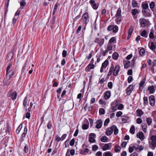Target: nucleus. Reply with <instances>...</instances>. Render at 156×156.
Returning <instances> with one entry per match:
<instances>
[{
    "mask_svg": "<svg viewBox=\"0 0 156 156\" xmlns=\"http://www.w3.org/2000/svg\"><path fill=\"white\" fill-rule=\"evenodd\" d=\"M111 92L110 91H106L104 94V98L105 100L108 99L111 96Z\"/></svg>",
    "mask_w": 156,
    "mask_h": 156,
    "instance_id": "obj_17",
    "label": "nucleus"
},
{
    "mask_svg": "<svg viewBox=\"0 0 156 156\" xmlns=\"http://www.w3.org/2000/svg\"><path fill=\"white\" fill-rule=\"evenodd\" d=\"M127 143L126 142L124 141L121 144V146L122 147L124 148L126 147V144H127Z\"/></svg>",
    "mask_w": 156,
    "mask_h": 156,
    "instance_id": "obj_64",
    "label": "nucleus"
},
{
    "mask_svg": "<svg viewBox=\"0 0 156 156\" xmlns=\"http://www.w3.org/2000/svg\"><path fill=\"white\" fill-rule=\"evenodd\" d=\"M104 38H96L94 40L95 43H98L100 47H101L104 43Z\"/></svg>",
    "mask_w": 156,
    "mask_h": 156,
    "instance_id": "obj_4",
    "label": "nucleus"
},
{
    "mask_svg": "<svg viewBox=\"0 0 156 156\" xmlns=\"http://www.w3.org/2000/svg\"><path fill=\"white\" fill-rule=\"evenodd\" d=\"M113 132V130L112 128V126L107 129L105 132V133L107 136L111 135Z\"/></svg>",
    "mask_w": 156,
    "mask_h": 156,
    "instance_id": "obj_19",
    "label": "nucleus"
},
{
    "mask_svg": "<svg viewBox=\"0 0 156 156\" xmlns=\"http://www.w3.org/2000/svg\"><path fill=\"white\" fill-rule=\"evenodd\" d=\"M122 121L124 123H126L129 121L130 118L129 117L127 116H122L121 118Z\"/></svg>",
    "mask_w": 156,
    "mask_h": 156,
    "instance_id": "obj_13",
    "label": "nucleus"
},
{
    "mask_svg": "<svg viewBox=\"0 0 156 156\" xmlns=\"http://www.w3.org/2000/svg\"><path fill=\"white\" fill-rule=\"evenodd\" d=\"M12 65V62H10L9 63V64L7 67V68L6 69V76L7 77L8 75L10 73H11V70L9 71V70L10 69Z\"/></svg>",
    "mask_w": 156,
    "mask_h": 156,
    "instance_id": "obj_12",
    "label": "nucleus"
},
{
    "mask_svg": "<svg viewBox=\"0 0 156 156\" xmlns=\"http://www.w3.org/2000/svg\"><path fill=\"white\" fill-rule=\"evenodd\" d=\"M133 27L131 26H130L129 29L128 30V37H130L132 33L133 30Z\"/></svg>",
    "mask_w": 156,
    "mask_h": 156,
    "instance_id": "obj_33",
    "label": "nucleus"
},
{
    "mask_svg": "<svg viewBox=\"0 0 156 156\" xmlns=\"http://www.w3.org/2000/svg\"><path fill=\"white\" fill-rule=\"evenodd\" d=\"M146 20L144 19L140 18L139 21L140 23L141 27L144 28L146 27L145 22Z\"/></svg>",
    "mask_w": 156,
    "mask_h": 156,
    "instance_id": "obj_15",
    "label": "nucleus"
},
{
    "mask_svg": "<svg viewBox=\"0 0 156 156\" xmlns=\"http://www.w3.org/2000/svg\"><path fill=\"white\" fill-rule=\"evenodd\" d=\"M155 45L154 44V43L153 42H151V46L150 47L151 49L153 50L155 49Z\"/></svg>",
    "mask_w": 156,
    "mask_h": 156,
    "instance_id": "obj_52",
    "label": "nucleus"
},
{
    "mask_svg": "<svg viewBox=\"0 0 156 156\" xmlns=\"http://www.w3.org/2000/svg\"><path fill=\"white\" fill-rule=\"evenodd\" d=\"M67 55V51L65 50H63L62 53V56L63 57H66Z\"/></svg>",
    "mask_w": 156,
    "mask_h": 156,
    "instance_id": "obj_63",
    "label": "nucleus"
},
{
    "mask_svg": "<svg viewBox=\"0 0 156 156\" xmlns=\"http://www.w3.org/2000/svg\"><path fill=\"white\" fill-rule=\"evenodd\" d=\"M150 7L152 11H153V9L155 6V3L154 2H152L149 4Z\"/></svg>",
    "mask_w": 156,
    "mask_h": 156,
    "instance_id": "obj_46",
    "label": "nucleus"
},
{
    "mask_svg": "<svg viewBox=\"0 0 156 156\" xmlns=\"http://www.w3.org/2000/svg\"><path fill=\"white\" fill-rule=\"evenodd\" d=\"M90 64H91L92 65H95V66L96 64V61L94 62V59L93 58L91 59Z\"/></svg>",
    "mask_w": 156,
    "mask_h": 156,
    "instance_id": "obj_53",
    "label": "nucleus"
},
{
    "mask_svg": "<svg viewBox=\"0 0 156 156\" xmlns=\"http://www.w3.org/2000/svg\"><path fill=\"white\" fill-rule=\"evenodd\" d=\"M133 85H130L127 88L126 90V94L127 95H129L133 90Z\"/></svg>",
    "mask_w": 156,
    "mask_h": 156,
    "instance_id": "obj_9",
    "label": "nucleus"
},
{
    "mask_svg": "<svg viewBox=\"0 0 156 156\" xmlns=\"http://www.w3.org/2000/svg\"><path fill=\"white\" fill-rule=\"evenodd\" d=\"M118 30V27L116 25L114 26H113V28L112 29V31L114 33H116Z\"/></svg>",
    "mask_w": 156,
    "mask_h": 156,
    "instance_id": "obj_42",
    "label": "nucleus"
},
{
    "mask_svg": "<svg viewBox=\"0 0 156 156\" xmlns=\"http://www.w3.org/2000/svg\"><path fill=\"white\" fill-rule=\"evenodd\" d=\"M24 152L26 153H27L28 152V147L27 145H26L24 147Z\"/></svg>",
    "mask_w": 156,
    "mask_h": 156,
    "instance_id": "obj_57",
    "label": "nucleus"
},
{
    "mask_svg": "<svg viewBox=\"0 0 156 156\" xmlns=\"http://www.w3.org/2000/svg\"><path fill=\"white\" fill-rule=\"evenodd\" d=\"M113 154L110 152L107 151L105 152L103 154V156H112Z\"/></svg>",
    "mask_w": 156,
    "mask_h": 156,
    "instance_id": "obj_35",
    "label": "nucleus"
},
{
    "mask_svg": "<svg viewBox=\"0 0 156 156\" xmlns=\"http://www.w3.org/2000/svg\"><path fill=\"white\" fill-rule=\"evenodd\" d=\"M113 86V84L112 82H109L108 83V88L110 89H112Z\"/></svg>",
    "mask_w": 156,
    "mask_h": 156,
    "instance_id": "obj_58",
    "label": "nucleus"
},
{
    "mask_svg": "<svg viewBox=\"0 0 156 156\" xmlns=\"http://www.w3.org/2000/svg\"><path fill=\"white\" fill-rule=\"evenodd\" d=\"M88 126L86 124H84L82 125V128L83 129H87L88 128Z\"/></svg>",
    "mask_w": 156,
    "mask_h": 156,
    "instance_id": "obj_55",
    "label": "nucleus"
},
{
    "mask_svg": "<svg viewBox=\"0 0 156 156\" xmlns=\"http://www.w3.org/2000/svg\"><path fill=\"white\" fill-rule=\"evenodd\" d=\"M136 137L139 138L141 140H143L144 139V133L141 132L136 134Z\"/></svg>",
    "mask_w": 156,
    "mask_h": 156,
    "instance_id": "obj_11",
    "label": "nucleus"
},
{
    "mask_svg": "<svg viewBox=\"0 0 156 156\" xmlns=\"http://www.w3.org/2000/svg\"><path fill=\"white\" fill-rule=\"evenodd\" d=\"M22 124H20V125L17 128V129L16 130V132L17 134L18 135L19 133L20 132V130H21V129H22Z\"/></svg>",
    "mask_w": 156,
    "mask_h": 156,
    "instance_id": "obj_30",
    "label": "nucleus"
},
{
    "mask_svg": "<svg viewBox=\"0 0 156 156\" xmlns=\"http://www.w3.org/2000/svg\"><path fill=\"white\" fill-rule=\"evenodd\" d=\"M145 50L144 48H141L140 51L139 53L141 55H143L145 53Z\"/></svg>",
    "mask_w": 156,
    "mask_h": 156,
    "instance_id": "obj_50",
    "label": "nucleus"
},
{
    "mask_svg": "<svg viewBox=\"0 0 156 156\" xmlns=\"http://www.w3.org/2000/svg\"><path fill=\"white\" fill-rule=\"evenodd\" d=\"M120 68V67L119 66L117 65L115 67L112 64L109 71L107 76H109L113 73V75L114 76H116L118 74L119 72Z\"/></svg>",
    "mask_w": 156,
    "mask_h": 156,
    "instance_id": "obj_1",
    "label": "nucleus"
},
{
    "mask_svg": "<svg viewBox=\"0 0 156 156\" xmlns=\"http://www.w3.org/2000/svg\"><path fill=\"white\" fill-rule=\"evenodd\" d=\"M131 12L133 16L135 15L137 13L139 14V11L137 9H132L131 11Z\"/></svg>",
    "mask_w": 156,
    "mask_h": 156,
    "instance_id": "obj_27",
    "label": "nucleus"
},
{
    "mask_svg": "<svg viewBox=\"0 0 156 156\" xmlns=\"http://www.w3.org/2000/svg\"><path fill=\"white\" fill-rule=\"evenodd\" d=\"M136 115L138 117H141L144 114V112L141 109H138L136 111Z\"/></svg>",
    "mask_w": 156,
    "mask_h": 156,
    "instance_id": "obj_23",
    "label": "nucleus"
},
{
    "mask_svg": "<svg viewBox=\"0 0 156 156\" xmlns=\"http://www.w3.org/2000/svg\"><path fill=\"white\" fill-rule=\"evenodd\" d=\"M135 128L134 126L132 125L130 129L129 132L132 134H134L135 133Z\"/></svg>",
    "mask_w": 156,
    "mask_h": 156,
    "instance_id": "obj_39",
    "label": "nucleus"
},
{
    "mask_svg": "<svg viewBox=\"0 0 156 156\" xmlns=\"http://www.w3.org/2000/svg\"><path fill=\"white\" fill-rule=\"evenodd\" d=\"M8 77L5 78L3 80V83L5 85L8 86L10 84V81L9 78L8 79Z\"/></svg>",
    "mask_w": 156,
    "mask_h": 156,
    "instance_id": "obj_20",
    "label": "nucleus"
},
{
    "mask_svg": "<svg viewBox=\"0 0 156 156\" xmlns=\"http://www.w3.org/2000/svg\"><path fill=\"white\" fill-rule=\"evenodd\" d=\"M130 62L129 61L126 62L125 64H124V66L125 68H127L130 67Z\"/></svg>",
    "mask_w": 156,
    "mask_h": 156,
    "instance_id": "obj_41",
    "label": "nucleus"
},
{
    "mask_svg": "<svg viewBox=\"0 0 156 156\" xmlns=\"http://www.w3.org/2000/svg\"><path fill=\"white\" fill-rule=\"evenodd\" d=\"M108 64V61L107 60L105 61L102 64L100 71L102 73L103 72L104 69H105Z\"/></svg>",
    "mask_w": 156,
    "mask_h": 156,
    "instance_id": "obj_5",
    "label": "nucleus"
},
{
    "mask_svg": "<svg viewBox=\"0 0 156 156\" xmlns=\"http://www.w3.org/2000/svg\"><path fill=\"white\" fill-rule=\"evenodd\" d=\"M148 90L149 91L150 93L153 94L155 92V90L154 89V86L152 85L148 87Z\"/></svg>",
    "mask_w": 156,
    "mask_h": 156,
    "instance_id": "obj_18",
    "label": "nucleus"
},
{
    "mask_svg": "<svg viewBox=\"0 0 156 156\" xmlns=\"http://www.w3.org/2000/svg\"><path fill=\"white\" fill-rule=\"evenodd\" d=\"M150 139L151 141H156V136H151V137Z\"/></svg>",
    "mask_w": 156,
    "mask_h": 156,
    "instance_id": "obj_54",
    "label": "nucleus"
},
{
    "mask_svg": "<svg viewBox=\"0 0 156 156\" xmlns=\"http://www.w3.org/2000/svg\"><path fill=\"white\" fill-rule=\"evenodd\" d=\"M147 122L149 126H150L152 122V119L151 118H148L147 119Z\"/></svg>",
    "mask_w": 156,
    "mask_h": 156,
    "instance_id": "obj_47",
    "label": "nucleus"
},
{
    "mask_svg": "<svg viewBox=\"0 0 156 156\" xmlns=\"http://www.w3.org/2000/svg\"><path fill=\"white\" fill-rule=\"evenodd\" d=\"M142 6L143 9H146L148 8V5L147 3H145L142 4Z\"/></svg>",
    "mask_w": 156,
    "mask_h": 156,
    "instance_id": "obj_43",
    "label": "nucleus"
},
{
    "mask_svg": "<svg viewBox=\"0 0 156 156\" xmlns=\"http://www.w3.org/2000/svg\"><path fill=\"white\" fill-rule=\"evenodd\" d=\"M151 31L149 35V37L151 39H153L154 37L156 38V35H155V36H154V33H153L154 32V30L153 28L151 29Z\"/></svg>",
    "mask_w": 156,
    "mask_h": 156,
    "instance_id": "obj_25",
    "label": "nucleus"
},
{
    "mask_svg": "<svg viewBox=\"0 0 156 156\" xmlns=\"http://www.w3.org/2000/svg\"><path fill=\"white\" fill-rule=\"evenodd\" d=\"M17 94L16 91H14L12 92V90H10L8 92L7 94L8 97H11L12 100H14L16 98Z\"/></svg>",
    "mask_w": 156,
    "mask_h": 156,
    "instance_id": "obj_3",
    "label": "nucleus"
},
{
    "mask_svg": "<svg viewBox=\"0 0 156 156\" xmlns=\"http://www.w3.org/2000/svg\"><path fill=\"white\" fill-rule=\"evenodd\" d=\"M136 123L139 124H141L142 122V120L141 118H138L136 119Z\"/></svg>",
    "mask_w": 156,
    "mask_h": 156,
    "instance_id": "obj_61",
    "label": "nucleus"
},
{
    "mask_svg": "<svg viewBox=\"0 0 156 156\" xmlns=\"http://www.w3.org/2000/svg\"><path fill=\"white\" fill-rule=\"evenodd\" d=\"M133 78L132 76H129L127 79L128 82L129 83H130L133 80Z\"/></svg>",
    "mask_w": 156,
    "mask_h": 156,
    "instance_id": "obj_56",
    "label": "nucleus"
},
{
    "mask_svg": "<svg viewBox=\"0 0 156 156\" xmlns=\"http://www.w3.org/2000/svg\"><path fill=\"white\" fill-rule=\"evenodd\" d=\"M121 149V147L119 146H115V152L119 151Z\"/></svg>",
    "mask_w": 156,
    "mask_h": 156,
    "instance_id": "obj_49",
    "label": "nucleus"
},
{
    "mask_svg": "<svg viewBox=\"0 0 156 156\" xmlns=\"http://www.w3.org/2000/svg\"><path fill=\"white\" fill-rule=\"evenodd\" d=\"M99 103L101 105H105L106 104V102L105 101H103L102 99H100L99 100Z\"/></svg>",
    "mask_w": 156,
    "mask_h": 156,
    "instance_id": "obj_62",
    "label": "nucleus"
},
{
    "mask_svg": "<svg viewBox=\"0 0 156 156\" xmlns=\"http://www.w3.org/2000/svg\"><path fill=\"white\" fill-rule=\"evenodd\" d=\"M95 67V65H92L89 64L85 68V71L87 72H89L90 70L94 69Z\"/></svg>",
    "mask_w": 156,
    "mask_h": 156,
    "instance_id": "obj_7",
    "label": "nucleus"
},
{
    "mask_svg": "<svg viewBox=\"0 0 156 156\" xmlns=\"http://www.w3.org/2000/svg\"><path fill=\"white\" fill-rule=\"evenodd\" d=\"M150 104L152 106L154 105L155 101L154 96L153 95H151L149 97Z\"/></svg>",
    "mask_w": 156,
    "mask_h": 156,
    "instance_id": "obj_8",
    "label": "nucleus"
},
{
    "mask_svg": "<svg viewBox=\"0 0 156 156\" xmlns=\"http://www.w3.org/2000/svg\"><path fill=\"white\" fill-rule=\"evenodd\" d=\"M149 146L152 149L154 150L156 147V141H151Z\"/></svg>",
    "mask_w": 156,
    "mask_h": 156,
    "instance_id": "obj_21",
    "label": "nucleus"
},
{
    "mask_svg": "<svg viewBox=\"0 0 156 156\" xmlns=\"http://www.w3.org/2000/svg\"><path fill=\"white\" fill-rule=\"evenodd\" d=\"M108 140V138L106 136H102L100 139V140L103 142H106Z\"/></svg>",
    "mask_w": 156,
    "mask_h": 156,
    "instance_id": "obj_38",
    "label": "nucleus"
},
{
    "mask_svg": "<svg viewBox=\"0 0 156 156\" xmlns=\"http://www.w3.org/2000/svg\"><path fill=\"white\" fill-rule=\"evenodd\" d=\"M105 111L103 108H100L99 109V113L101 115H104L105 114Z\"/></svg>",
    "mask_w": 156,
    "mask_h": 156,
    "instance_id": "obj_44",
    "label": "nucleus"
},
{
    "mask_svg": "<svg viewBox=\"0 0 156 156\" xmlns=\"http://www.w3.org/2000/svg\"><path fill=\"white\" fill-rule=\"evenodd\" d=\"M118 54L116 52H115L113 53L112 57L114 59L116 60L118 58Z\"/></svg>",
    "mask_w": 156,
    "mask_h": 156,
    "instance_id": "obj_36",
    "label": "nucleus"
},
{
    "mask_svg": "<svg viewBox=\"0 0 156 156\" xmlns=\"http://www.w3.org/2000/svg\"><path fill=\"white\" fill-rule=\"evenodd\" d=\"M16 73V71L15 70H11V73H10L8 75V77H9V79H10Z\"/></svg>",
    "mask_w": 156,
    "mask_h": 156,
    "instance_id": "obj_28",
    "label": "nucleus"
},
{
    "mask_svg": "<svg viewBox=\"0 0 156 156\" xmlns=\"http://www.w3.org/2000/svg\"><path fill=\"white\" fill-rule=\"evenodd\" d=\"M9 0L8 2V5H7L5 6V12H4V14H5V17H4L5 20H5V18H6V14H7V13L8 11V5H9Z\"/></svg>",
    "mask_w": 156,
    "mask_h": 156,
    "instance_id": "obj_31",
    "label": "nucleus"
},
{
    "mask_svg": "<svg viewBox=\"0 0 156 156\" xmlns=\"http://www.w3.org/2000/svg\"><path fill=\"white\" fill-rule=\"evenodd\" d=\"M121 10L120 8H118L117 10L115 16H122L121 15Z\"/></svg>",
    "mask_w": 156,
    "mask_h": 156,
    "instance_id": "obj_40",
    "label": "nucleus"
},
{
    "mask_svg": "<svg viewBox=\"0 0 156 156\" xmlns=\"http://www.w3.org/2000/svg\"><path fill=\"white\" fill-rule=\"evenodd\" d=\"M134 148L136 150L138 149V147H136L135 146H133V147H129V152L130 153L132 152L133 151Z\"/></svg>",
    "mask_w": 156,
    "mask_h": 156,
    "instance_id": "obj_34",
    "label": "nucleus"
},
{
    "mask_svg": "<svg viewBox=\"0 0 156 156\" xmlns=\"http://www.w3.org/2000/svg\"><path fill=\"white\" fill-rule=\"evenodd\" d=\"M81 21L82 23L86 26L89 21V15L88 12H87L83 14L82 16Z\"/></svg>",
    "mask_w": 156,
    "mask_h": 156,
    "instance_id": "obj_2",
    "label": "nucleus"
},
{
    "mask_svg": "<svg viewBox=\"0 0 156 156\" xmlns=\"http://www.w3.org/2000/svg\"><path fill=\"white\" fill-rule=\"evenodd\" d=\"M96 125L95 127L97 129H100L101 128L102 125V122L101 119H99L96 122Z\"/></svg>",
    "mask_w": 156,
    "mask_h": 156,
    "instance_id": "obj_10",
    "label": "nucleus"
},
{
    "mask_svg": "<svg viewBox=\"0 0 156 156\" xmlns=\"http://www.w3.org/2000/svg\"><path fill=\"white\" fill-rule=\"evenodd\" d=\"M132 5L133 7L136 8L138 7V3L135 0H132Z\"/></svg>",
    "mask_w": 156,
    "mask_h": 156,
    "instance_id": "obj_29",
    "label": "nucleus"
},
{
    "mask_svg": "<svg viewBox=\"0 0 156 156\" xmlns=\"http://www.w3.org/2000/svg\"><path fill=\"white\" fill-rule=\"evenodd\" d=\"M112 49V47L109 44H108L107 45V50L108 51L111 50Z\"/></svg>",
    "mask_w": 156,
    "mask_h": 156,
    "instance_id": "obj_60",
    "label": "nucleus"
},
{
    "mask_svg": "<svg viewBox=\"0 0 156 156\" xmlns=\"http://www.w3.org/2000/svg\"><path fill=\"white\" fill-rule=\"evenodd\" d=\"M28 104L27 97H26L25 98L23 101V105L24 108H25L26 111H27L26 106L28 105Z\"/></svg>",
    "mask_w": 156,
    "mask_h": 156,
    "instance_id": "obj_16",
    "label": "nucleus"
},
{
    "mask_svg": "<svg viewBox=\"0 0 156 156\" xmlns=\"http://www.w3.org/2000/svg\"><path fill=\"white\" fill-rule=\"evenodd\" d=\"M28 58H27L26 59L24 65L23 66V67H22V70H21V74L22 73H23L24 72V71L25 70V68L27 66V64L28 62Z\"/></svg>",
    "mask_w": 156,
    "mask_h": 156,
    "instance_id": "obj_26",
    "label": "nucleus"
},
{
    "mask_svg": "<svg viewBox=\"0 0 156 156\" xmlns=\"http://www.w3.org/2000/svg\"><path fill=\"white\" fill-rule=\"evenodd\" d=\"M89 3L94 9L96 10L97 9L98 7V5L96 3L95 0H90Z\"/></svg>",
    "mask_w": 156,
    "mask_h": 156,
    "instance_id": "obj_6",
    "label": "nucleus"
},
{
    "mask_svg": "<svg viewBox=\"0 0 156 156\" xmlns=\"http://www.w3.org/2000/svg\"><path fill=\"white\" fill-rule=\"evenodd\" d=\"M111 143H109L108 144H105V145L103 146V151H106V150H108L109 149V146H110L111 145Z\"/></svg>",
    "mask_w": 156,
    "mask_h": 156,
    "instance_id": "obj_24",
    "label": "nucleus"
},
{
    "mask_svg": "<svg viewBox=\"0 0 156 156\" xmlns=\"http://www.w3.org/2000/svg\"><path fill=\"white\" fill-rule=\"evenodd\" d=\"M116 19L115 20V22L118 24H119L121 21L122 16H115Z\"/></svg>",
    "mask_w": 156,
    "mask_h": 156,
    "instance_id": "obj_32",
    "label": "nucleus"
},
{
    "mask_svg": "<svg viewBox=\"0 0 156 156\" xmlns=\"http://www.w3.org/2000/svg\"><path fill=\"white\" fill-rule=\"evenodd\" d=\"M112 129L113 131H114V134L116 135L118 133V129L116 126L113 125L112 126Z\"/></svg>",
    "mask_w": 156,
    "mask_h": 156,
    "instance_id": "obj_22",
    "label": "nucleus"
},
{
    "mask_svg": "<svg viewBox=\"0 0 156 156\" xmlns=\"http://www.w3.org/2000/svg\"><path fill=\"white\" fill-rule=\"evenodd\" d=\"M140 35L144 37L145 38L147 37V32L145 30H144L141 32V33L140 34Z\"/></svg>",
    "mask_w": 156,
    "mask_h": 156,
    "instance_id": "obj_37",
    "label": "nucleus"
},
{
    "mask_svg": "<svg viewBox=\"0 0 156 156\" xmlns=\"http://www.w3.org/2000/svg\"><path fill=\"white\" fill-rule=\"evenodd\" d=\"M26 4V3L25 2V0H22V1L20 3V5L21 6H24Z\"/></svg>",
    "mask_w": 156,
    "mask_h": 156,
    "instance_id": "obj_59",
    "label": "nucleus"
},
{
    "mask_svg": "<svg viewBox=\"0 0 156 156\" xmlns=\"http://www.w3.org/2000/svg\"><path fill=\"white\" fill-rule=\"evenodd\" d=\"M144 103L145 105H147L148 103V98L147 97H144L143 98Z\"/></svg>",
    "mask_w": 156,
    "mask_h": 156,
    "instance_id": "obj_48",
    "label": "nucleus"
},
{
    "mask_svg": "<svg viewBox=\"0 0 156 156\" xmlns=\"http://www.w3.org/2000/svg\"><path fill=\"white\" fill-rule=\"evenodd\" d=\"M11 130V127L9 123L7 122L6 124V126L5 129V132L8 135H10V131Z\"/></svg>",
    "mask_w": 156,
    "mask_h": 156,
    "instance_id": "obj_14",
    "label": "nucleus"
},
{
    "mask_svg": "<svg viewBox=\"0 0 156 156\" xmlns=\"http://www.w3.org/2000/svg\"><path fill=\"white\" fill-rule=\"evenodd\" d=\"M58 7V4L57 3H56L54 7L53 11V13H52L53 15H55V14Z\"/></svg>",
    "mask_w": 156,
    "mask_h": 156,
    "instance_id": "obj_45",
    "label": "nucleus"
},
{
    "mask_svg": "<svg viewBox=\"0 0 156 156\" xmlns=\"http://www.w3.org/2000/svg\"><path fill=\"white\" fill-rule=\"evenodd\" d=\"M115 41H116V39L115 37H113L110 39L109 41V43H113Z\"/></svg>",
    "mask_w": 156,
    "mask_h": 156,
    "instance_id": "obj_51",
    "label": "nucleus"
}]
</instances>
